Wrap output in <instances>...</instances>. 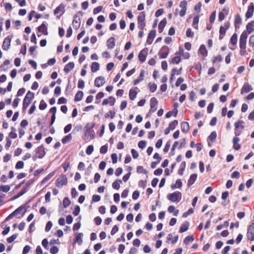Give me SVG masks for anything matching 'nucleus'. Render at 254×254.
Instances as JSON below:
<instances>
[{"mask_svg": "<svg viewBox=\"0 0 254 254\" xmlns=\"http://www.w3.org/2000/svg\"><path fill=\"white\" fill-rule=\"evenodd\" d=\"M12 131L9 134V137L11 138H15L17 137L16 129L14 127L11 128Z\"/></svg>", "mask_w": 254, "mask_h": 254, "instance_id": "nucleus-41", "label": "nucleus"}, {"mask_svg": "<svg viewBox=\"0 0 254 254\" xmlns=\"http://www.w3.org/2000/svg\"><path fill=\"white\" fill-rule=\"evenodd\" d=\"M146 143L145 141L142 140L138 142V146L141 149H143L146 147Z\"/></svg>", "mask_w": 254, "mask_h": 254, "instance_id": "nucleus-62", "label": "nucleus"}, {"mask_svg": "<svg viewBox=\"0 0 254 254\" xmlns=\"http://www.w3.org/2000/svg\"><path fill=\"white\" fill-rule=\"evenodd\" d=\"M254 21H252L247 24L246 26L247 33L251 34L254 30Z\"/></svg>", "mask_w": 254, "mask_h": 254, "instance_id": "nucleus-18", "label": "nucleus"}, {"mask_svg": "<svg viewBox=\"0 0 254 254\" xmlns=\"http://www.w3.org/2000/svg\"><path fill=\"white\" fill-rule=\"evenodd\" d=\"M215 17H216V12L214 11L211 13V14L209 18V21L210 23H212L214 22L215 20Z\"/></svg>", "mask_w": 254, "mask_h": 254, "instance_id": "nucleus-60", "label": "nucleus"}, {"mask_svg": "<svg viewBox=\"0 0 254 254\" xmlns=\"http://www.w3.org/2000/svg\"><path fill=\"white\" fill-rule=\"evenodd\" d=\"M199 52L200 54L204 56H205L207 55V51L204 45H202L200 46L199 49Z\"/></svg>", "mask_w": 254, "mask_h": 254, "instance_id": "nucleus-34", "label": "nucleus"}, {"mask_svg": "<svg viewBox=\"0 0 254 254\" xmlns=\"http://www.w3.org/2000/svg\"><path fill=\"white\" fill-rule=\"evenodd\" d=\"M194 238L192 236H189L186 237L184 241V243L186 245H188L190 243H191L194 241Z\"/></svg>", "mask_w": 254, "mask_h": 254, "instance_id": "nucleus-36", "label": "nucleus"}, {"mask_svg": "<svg viewBox=\"0 0 254 254\" xmlns=\"http://www.w3.org/2000/svg\"><path fill=\"white\" fill-rule=\"evenodd\" d=\"M26 192V190H21V191H20L19 192H18L16 195H14L12 198H11V200H14V199H16L17 198H18V197H19L20 196H22V195H23Z\"/></svg>", "mask_w": 254, "mask_h": 254, "instance_id": "nucleus-48", "label": "nucleus"}, {"mask_svg": "<svg viewBox=\"0 0 254 254\" xmlns=\"http://www.w3.org/2000/svg\"><path fill=\"white\" fill-rule=\"evenodd\" d=\"M149 88L150 92H155L157 88V85L155 83H149Z\"/></svg>", "mask_w": 254, "mask_h": 254, "instance_id": "nucleus-40", "label": "nucleus"}, {"mask_svg": "<svg viewBox=\"0 0 254 254\" xmlns=\"http://www.w3.org/2000/svg\"><path fill=\"white\" fill-rule=\"evenodd\" d=\"M24 167V163L22 161H19L17 162L15 168L17 169H20L23 168Z\"/></svg>", "mask_w": 254, "mask_h": 254, "instance_id": "nucleus-53", "label": "nucleus"}, {"mask_svg": "<svg viewBox=\"0 0 254 254\" xmlns=\"http://www.w3.org/2000/svg\"><path fill=\"white\" fill-rule=\"evenodd\" d=\"M83 93L81 91H79L76 94L74 98V100L76 102L80 101L82 99Z\"/></svg>", "mask_w": 254, "mask_h": 254, "instance_id": "nucleus-29", "label": "nucleus"}, {"mask_svg": "<svg viewBox=\"0 0 254 254\" xmlns=\"http://www.w3.org/2000/svg\"><path fill=\"white\" fill-rule=\"evenodd\" d=\"M230 27V23L229 22H226L223 26H221L219 30V39L221 40L223 38L226 31Z\"/></svg>", "mask_w": 254, "mask_h": 254, "instance_id": "nucleus-3", "label": "nucleus"}, {"mask_svg": "<svg viewBox=\"0 0 254 254\" xmlns=\"http://www.w3.org/2000/svg\"><path fill=\"white\" fill-rule=\"evenodd\" d=\"M33 98L34 94L29 91L23 100V107L24 109L26 110L28 106L31 104Z\"/></svg>", "mask_w": 254, "mask_h": 254, "instance_id": "nucleus-2", "label": "nucleus"}, {"mask_svg": "<svg viewBox=\"0 0 254 254\" xmlns=\"http://www.w3.org/2000/svg\"><path fill=\"white\" fill-rule=\"evenodd\" d=\"M47 104L43 101H41L39 105V109L41 110H44L47 108Z\"/></svg>", "mask_w": 254, "mask_h": 254, "instance_id": "nucleus-56", "label": "nucleus"}, {"mask_svg": "<svg viewBox=\"0 0 254 254\" xmlns=\"http://www.w3.org/2000/svg\"><path fill=\"white\" fill-rule=\"evenodd\" d=\"M181 129L183 132H186L189 129V125L188 122H183L181 124Z\"/></svg>", "mask_w": 254, "mask_h": 254, "instance_id": "nucleus-30", "label": "nucleus"}, {"mask_svg": "<svg viewBox=\"0 0 254 254\" xmlns=\"http://www.w3.org/2000/svg\"><path fill=\"white\" fill-rule=\"evenodd\" d=\"M67 183V178L65 175H63L57 180L56 186L58 188H62L63 186L66 185Z\"/></svg>", "mask_w": 254, "mask_h": 254, "instance_id": "nucleus-4", "label": "nucleus"}, {"mask_svg": "<svg viewBox=\"0 0 254 254\" xmlns=\"http://www.w3.org/2000/svg\"><path fill=\"white\" fill-rule=\"evenodd\" d=\"M10 189V187L8 185L5 186H0V191H2L4 192H8Z\"/></svg>", "mask_w": 254, "mask_h": 254, "instance_id": "nucleus-38", "label": "nucleus"}, {"mask_svg": "<svg viewBox=\"0 0 254 254\" xmlns=\"http://www.w3.org/2000/svg\"><path fill=\"white\" fill-rule=\"evenodd\" d=\"M189 227V224L188 222H185V223H183L180 227L179 232L183 233V232L186 231L188 229Z\"/></svg>", "mask_w": 254, "mask_h": 254, "instance_id": "nucleus-31", "label": "nucleus"}, {"mask_svg": "<svg viewBox=\"0 0 254 254\" xmlns=\"http://www.w3.org/2000/svg\"><path fill=\"white\" fill-rule=\"evenodd\" d=\"M107 46L109 49H113L115 46V39L111 37L107 40Z\"/></svg>", "mask_w": 254, "mask_h": 254, "instance_id": "nucleus-19", "label": "nucleus"}, {"mask_svg": "<svg viewBox=\"0 0 254 254\" xmlns=\"http://www.w3.org/2000/svg\"><path fill=\"white\" fill-rule=\"evenodd\" d=\"M248 34L246 31H244L241 34L240 38V44H246Z\"/></svg>", "mask_w": 254, "mask_h": 254, "instance_id": "nucleus-21", "label": "nucleus"}, {"mask_svg": "<svg viewBox=\"0 0 254 254\" xmlns=\"http://www.w3.org/2000/svg\"><path fill=\"white\" fill-rule=\"evenodd\" d=\"M115 101V99L113 97L110 96L109 98L104 99L103 101L102 104L103 105H106L110 104L111 106H113Z\"/></svg>", "mask_w": 254, "mask_h": 254, "instance_id": "nucleus-17", "label": "nucleus"}, {"mask_svg": "<svg viewBox=\"0 0 254 254\" xmlns=\"http://www.w3.org/2000/svg\"><path fill=\"white\" fill-rule=\"evenodd\" d=\"M167 23V20L166 18L162 19L159 24L158 30L159 33H162L163 31V29Z\"/></svg>", "mask_w": 254, "mask_h": 254, "instance_id": "nucleus-25", "label": "nucleus"}, {"mask_svg": "<svg viewBox=\"0 0 254 254\" xmlns=\"http://www.w3.org/2000/svg\"><path fill=\"white\" fill-rule=\"evenodd\" d=\"M83 235L82 233L76 234L75 242H77L79 245H81L82 243V237Z\"/></svg>", "mask_w": 254, "mask_h": 254, "instance_id": "nucleus-28", "label": "nucleus"}, {"mask_svg": "<svg viewBox=\"0 0 254 254\" xmlns=\"http://www.w3.org/2000/svg\"><path fill=\"white\" fill-rule=\"evenodd\" d=\"M146 54H147V53L146 52L145 50H142L139 53L138 59H139V60L141 62L143 63L145 61L146 57Z\"/></svg>", "mask_w": 254, "mask_h": 254, "instance_id": "nucleus-22", "label": "nucleus"}, {"mask_svg": "<svg viewBox=\"0 0 254 254\" xmlns=\"http://www.w3.org/2000/svg\"><path fill=\"white\" fill-rule=\"evenodd\" d=\"M136 94L137 93L136 91L130 89L129 93V96L130 100H133L135 98Z\"/></svg>", "mask_w": 254, "mask_h": 254, "instance_id": "nucleus-39", "label": "nucleus"}, {"mask_svg": "<svg viewBox=\"0 0 254 254\" xmlns=\"http://www.w3.org/2000/svg\"><path fill=\"white\" fill-rule=\"evenodd\" d=\"M99 69V63L97 62H93L91 66V71L93 72H95L98 70Z\"/></svg>", "mask_w": 254, "mask_h": 254, "instance_id": "nucleus-32", "label": "nucleus"}, {"mask_svg": "<svg viewBox=\"0 0 254 254\" xmlns=\"http://www.w3.org/2000/svg\"><path fill=\"white\" fill-rule=\"evenodd\" d=\"M181 61V58L180 56H176L172 59V62L173 63L178 64Z\"/></svg>", "mask_w": 254, "mask_h": 254, "instance_id": "nucleus-58", "label": "nucleus"}, {"mask_svg": "<svg viewBox=\"0 0 254 254\" xmlns=\"http://www.w3.org/2000/svg\"><path fill=\"white\" fill-rule=\"evenodd\" d=\"M201 3L199 2L194 7V10L197 13H199L201 11Z\"/></svg>", "mask_w": 254, "mask_h": 254, "instance_id": "nucleus-64", "label": "nucleus"}, {"mask_svg": "<svg viewBox=\"0 0 254 254\" xmlns=\"http://www.w3.org/2000/svg\"><path fill=\"white\" fill-rule=\"evenodd\" d=\"M198 22H199V17L198 16H194L193 18V19L192 25L195 29L197 28V24H198Z\"/></svg>", "mask_w": 254, "mask_h": 254, "instance_id": "nucleus-47", "label": "nucleus"}, {"mask_svg": "<svg viewBox=\"0 0 254 254\" xmlns=\"http://www.w3.org/2000/svg\"><path fill=\"white\" fill-rule=\"evenodd\" d=\"M65 6L63 4H60L55 10V14L60 13V15H63L64 12Z\"/></svg>", "mask_w": 254, "mask_h": 254, "instance_id": "nucleus-16", "label": "nucleus"}, {"mask_svg": "<svg viewBox=\"0 0 254 254\" xmlns=\"http://www.w3.org/2000/svg\"><path fill=\"white\" fill-rule=\"evenodd\" d=\"M39 32H41L44 35L48 34V30H47V24L46 22H44L42 25L39 26L38 28Z\"/></svg>", "mask_w": 254, "mask_h": 254, "instance_id": "nucleus-13", "label": "nucleus"}, {"mask_svg": "<svg viewBox=\"0 0 254 254\" xmlns=\"http://www.w3.org/2000/svg\"><path fill=\"white\" fill-rule=\"evenodd\" d=\"M169 54V48L167 46H163L162 48L161 51L159 53L160 58L165 59Z\"/></svg>", "mask_w": 254, "mask_h": 254, "instance_id": "nucleus-8", "label": "nucleus"}, {"mask_svg": "<svg viewBox=\"0 0 254 254\" xmlns=\"http://www.w3.org/2000/svg\"><path fill=\"white\" fill-rule=\"evenodd\" d=\"M217 134L216 131H213L208 136V139L211 141H214L216 138Z\"/></svg>", "mask_w": 254, "mask_h": 254, "instance_id": "nucleus-44", "label": "nucleus"}, {"mask_svg": "<svg viewBox=\"0 0 254 254\" xmlns=\"http://www.w3.org/2000/svg\"><path fill=\"white\" fill-rule=\"evenodd\" d=\"M25 212V210L24 208L22 206H20L18 207L17 209H16L14 212L11 213L6 219V220H8L11 218L12 216H13L15 214L19 213L23 215Z\"/></svg>", "mask_w": 254, "mask_h": 254, "instance_id": "nucleus-7", "label": "nucleus"}, {"mask_svg": "<svg viewBox=\"0 0 254 254\" xmlns=\"http://www.w3.org/2000/svg\"><path fill=\"white\" fill-rule=\"evenodd\" d=\"M74 67V64L73 62H70L66 64L64 68V71L68 73Z\"/></svg>", "mask_w": 254, "mask_h": 254, "instance_id": "nucleus-24", "label": "nucleus"}, {"mask_svg": "<svg viewBox=\"0 0 254 254\" xmlns=\"http://www.w3.org/2000/svg\"><path fill=\"white\" fill-rule=\"evenodd\" d=\"M196 178H197L196 174H192L190 176V179L188 181V186L190 187V186H191L192 184H193V183L195 181Z\"/></svg>", "mask_w": 254, "mask_h": 254, "instance_id": "nucleus-26", "label": "nucleus"}, {"mask_svg": "<svg viewBox=\"0 0 254 254\" xmlns=\"http://www.w3.org/2000/svg\"><path fill=\"white\" fill-rule=\"evenodd\" d=\"M158 101L155 97H153L150 100V112H154L157 109Z\"/></svg>", "mask_w": 254, "mask_h": 254, "instance_id": "nucleus-6", "label": "nucleus"}, {"mask_svg": "<svg viewBox=\"0 0 254 254\" xmlns=\"http://www.w3.org/2000/svg\"><path fill=\"white\" fill-rule=\"evenodd\" d=\"M122 183L121 180H117L112 184V187L116 190H119L120 188V184Z\"/></svg>", "mask_w": 254, "mask_h": 254, "instance_id": "nucleus-33", "label": "nucleus"}, {"mask_svg": "<svg viewBox=\"0 0 254 254\" xmlns=\"http://www.w3.org/2000/svg\"><path fill=\"white\" fill-rule=\"evenodd\" d=\"M93 146L92 145H89L86 150V153L88 155H90L92 153L93 151Z\"/></svg>", "mask_w": 254, "mask_h": 254, "instance_id": "nucleus-52", "label": "nucleus"}, {"mask_svg": "<svg viewBox=\"0 0 254 254\" xmlns=\"http://www.w3.org/2000/svg\"><path fill=\"white\" fill-rule=\"evenodd\" d=\"M188 2L186 0L182 1L180 4V7L181 8V10L179 12V15L181 17H183L185 15L187 10Z\"/></svg>", "mask_w": 254, "mask_h": 254, "instance_id": "nucleus-5", "label": "nucleus"}, {"mask_svg": "<svg viewBox=\"0 0 254 254\" xmlns=\"http://www.w3.org/2000/svg\"><path fill=\"white\" fill-rule=\"evenodd\" d=\"M71 139V135L70 134H68L65 137L62 139V142L64 144L67 143Z\"/></svg>", "mask_w": 254, "mask_h": 254, "instance_id": "nucleus-46", "label": "nucleus"}, {"mask_svg": "<svg viewBox=\"0 0 254 254\" xmlns=\"http://www.w3.org/2000/svg\"><path fill=\"white\" fill-rule=\"evenodd\" d=\"M36 152L38 154L39 158H42L45 155V149L42 146L38 147L36 150Z\"/></svg>", "mask_w": 254, "mask_h": 254, "instance_id": "nucleus-14", "label": "nucleus"}, {"mask_svg": "<svg viewBox=\"0 0 254 254\" xmlns=\"http://www.w3.org/2000/svg\"><path fill=\"white\" fill-rule=\"evenodd\" d=\"M145 71L144 70H141L139 76L138 78L134 80L133 81L134 85L138 84L141 81L143 80V77L144 76Z\"/></svg>", "mask_w": 254, "mask_h": 254, "instance_id": "nucleus-20", "label": "nucleus"}, {"mask_svg": "<svg viewBox=\"0 0 254 254\" xmlns=\"http://www.w3.org/2000/svg\"><path fill=\"white\" fill-rule=\"evenodd\" d=\"M167 198L174 202H179L182 199V193L179 191H175L167 195Z\"/></svg>", "mask_w": 254, "mask_h": 254, "instance_id": "nucleus-1", "label": "nucleus"}, {"mask_svg": "<svg viewBox=\"0 0 254 254\" xmlns=\"http://www.w3.org/2000/svg\"><path fill=\"white\" fill-rule=\"evenodd\" d=\"M182 185V183L180 180H177L175 185L172 186V188L174 189L177 188H180Z\"/></svg>", "mask_w": 254, "mask_h": 254, "instance_id": "nucleus-45", "label": "nucleus"}, {"mask_svg": "<svg viewBox=\"0 0 254 254\" xmlns=\"http://www.w3.org/2000/svg\"><path fill=\"white\" fill-rule=\"evenodd\" d=\"M254 12V4L251 2L248 7V10L246 13L247 18H250L253 16Z\"/></svg>", "mask_w": 254, "mask_h": 254, "instance_id": "nucleus-9", "label": "nucleus"}, {"mask_svg": "<svg viewBox=\"0 0 254 254\" xmlns=\"http://www.w3.org/2000/svg\"><path fill=\"white\" fill-rule=\"evenodd\" d=\"M115 112L114 111H110L109 112V113H107L106 115H105V117L106 118H107L109 116H110V117L111 119H113L115 117Z\"/></svg>", "mask_w": 254, "mask_h": 254, "instance_id": "nucleus-59", "label": "nucleus"}, {"mask_svg": "<svg viewBox=\"0 0 254 254\" xmlns=\"http://www.w3.org/2000/svg\"><path fill=\"white\" fill-rule=\"evenodd\" d=\"M240 174L239 172L238 171H235L231 175V178L232 179H235V178H237V179H239L240 178Z\"/></svg>", "mask_w": 254, "mask_h": 254, "instance_id": "nucleus-57", "label": "nucleus"}, {"mask_svg": "<svg viewBox=\"0 0 254 254\" xmlns=\"http://www.w3.org/2000/svg\"><path fill=\"white\" fill-rule=\"evenodd\" d=\"M239 141H240V139H239V138H238L237 137H234V138L233 139V147H234V149L236 150H239L241 147L240 145L238 143Z\"/></svg>", "mask_w": 254, "mask_h": 254, "instance_id": "nucleus-23", "label": "nucleus"}, {"mask_svg": "<svg viewBox=\"0 0 254 254\" xmlns=\"http://www.w3.org/2000/svg\"><path fill=\"white\" fill-rule=\"evenodd\" d=\"M247 235L249 240L251 241L254 240V232L248 231Z\"/></svg>", "mask_w": 254, "mask_h": 254, "instance_id": "nucleus-55", "label": "nucleus"}, {"mask_svg": "<svg viewBox=\"0 0 254 254\" xmlns=\"http://www.w3.org/2000/svg\"><path fill=\"white\" fill-rule=\"evenodd\" d=\"M145 19V15L143 12L141 13L137 17L138 23L143 22Z\"/></svg>", "mask_w": 254, "mask_h": 254, "instance_id": "nucleus-51", "label": "nucleus"}, {"mask_svg": "<svg viewBox=\"0 0 254 254\" xmlns=\"http://www.w3.org/2000/svg\"><path fill=\"white\" fill-rule=\"evenodd\" d=\"M252 90L253 88L252 86L248 83H245L241 89V93H248Z\"/></svg>", "mask_w": 254, "mask_h": 254, "instance_id": "nucleus-15", "label": "nucleus"}, {"mask_svg": "<svg viewBox=\"0 0 254 254\" xmlns=\"http://www.w3.org/2000/svg\"><path fill=\"white\" fill-rule=\"evenodd\" d=\"M70 201L68 197H65L63 200V205L64 207H66L69 205Z\"/></svg>", "mask_w": 254, "mask_h": 254, "instance_id": "nucleus-50", "label": "nucleus"}, {"mask_svg": "<svg viewBox=\"0 0 254 254\" xmlns=\"http://www.w3.org/2000/svg\"><path fill=\"white\" fill-rule=\"evenodd\" d=\"M231 43L235 45L237 44V35L236 33H234L230 39Z\"/></svg>", "mask_w": 254, "mask_h": 254, "instance_id": "nucleus-37", "label": "nucleus"}, {"mask_svg": "<svg viewBox=\"0 0 254 254\" xmlns=\"http://www.w3.org/2000/svg\"><path fill=\"white\" fill-rule=\"evenodd\" d=\"M243 122L242 121L239 120L236 123H235V135L236 136H238L240 134V131H238L239 128H243L244 126H243Z\"/></svg>", "mask_w": 254, "mask_h": 254, "instance_id": "nucleus-11", "label": "nucleus"}, {"mask_svg": "<svg viewBox=\"0 0 254 254\" xmlns=\"http://www.w3.org/2000/svg\"><path fill=\"white\" fill-rule=\"evenodd\" d=\"M6 143L5 144V147L6 150H8L11 145V141L9 137H6Z\"/></svg>", "mask_w": 254, "mask_h": 254, "instance_id": "nucleus-61", "label": "nucleus"}, {"mask_svg": "<svg viewBox=\"0 0 254 254\" xmlns=\"http://www.w3.org/2000/svg\"><path fill=\"white\" fill-rule=\"evenodd\" d=\"M77 18V16H75L74 17V18L73 20V22H72V26L74 28H75V29H78L79 27H80V19H78V20H77L76 18Z\"/></svg>", "mask_w": 254, "mask_h": 254, "instance_id": "nucleus-27", "label": "nucleus"}, {"mask_svg": "<svg viewBox=\"0 0 254 254\" xmlns=\"http://www.w3.org/2000/svg\"><path fill=\"white\" fill-rule=\"evenodd\" d=\"M137 172L139 173L146 174L147 171L142 166H139L137 167Z\"/></svg>", "mask_w": 254, "mask_h": 254, "instance_id": "nucleus-54", "label": "nucleus"}, {"mask_svg": "<svg viewBox=\"0 0 254 254\" xmlns=\"http://www.w3.org/2000/svg\"><path fill=\"white\" fill-rule=\"evenodd\" d=\"M167 239L168 240H171L172 244H174L177 243L178 240V236H175L173 237L172 235L170 234L167 236Z\"/></svg>", "mask_w": 254, "mask_h": 254, "instance_id": "nucleus-35", "label": "nucleus"}, {"mask_svg": "<svg viewBox=\"0 0 254 254\" xmlns=\"http://www.w3.org/2000/svg\"><path fill=\"white\" fill-rule=\"evenodd\" d=\"M94 83L96 87H100L105 84V78L103 76H98L95 79Z\"/></svg>", "mask_w": 254, "mask_h": 254, "instance_id": "nucleus-10", "label": "nucleus"}, {"mask_svg": "<svg viewBox=\"0 0 254 254\" xmlns=\"http://www.w3.org/2000/svg\"><path fill=\"white\" fill-rule=\"evenodd\" d=\"M178 124V122L177 120H174L169 124V127L172 129L173 130L175 128L176 126Z\"/></svg>", "mask_w": 254, "mask_h": 254, "instance_id": "nucleus-42", "label": "nucleus"}, {"mask_svg": "<svg viewBox=\"0 0 254 254\" xmlns=\"http://www.w3.org/2000/svg\"><path fill=\"white\" fill-rule=\"evenodd\" d=\"M11 43V39L9 37H6L3 41L2 48L4 50H7L10 46Z\"/></svg>", "mask_w": 254, "mask_h": 254, "instance_id": "nucleus-12", "label": "nucleus"}, {"mask_svg": "<svg viewBox=\"0 0 254 254\" xmlns=\"http://www.w3.org/2000/svg\"><path fill=\"white\" fill-rule=\"evenodd\" d=\"M182 69V68H180V69H177L176 68H173L171 72L172 76H174L175 75H179L181 73Z\"/></svg>", "mask_w": 254, "mask_h": 254, "instance_id": "nucleus-43", "label": "nucleus"}, {"mask_svg": "<svg viewBox=\"0 0 254 254\" xmlns=\"http://www.w3.org/2000/svg\"><path fill=\"white\" fill-rule=\"evenodd\" d=\"M131 153L134 159H136L138 157L139 155L136 150L132 149L131 150Z\"/></svg>", "mask_w": 254, "mask_h": 254, "instance_id": "nucleus-63", "label": "nucleus"}, {"mask_svg": "<svg viewBox=\"0 0 254 254\" xmlns=\"http://www.w3.org/2000/svg\"><path fill=\"white\" fill-rule=\"evenodd\" d=\"M17 237V234H13L11 237L7 239V241L8 243L13 242Z\"/></svg>", "mask_w": 254, "mask_h": 254, "instance_id": "nucleus-49", "label": "nucleus"}]
</instances>
